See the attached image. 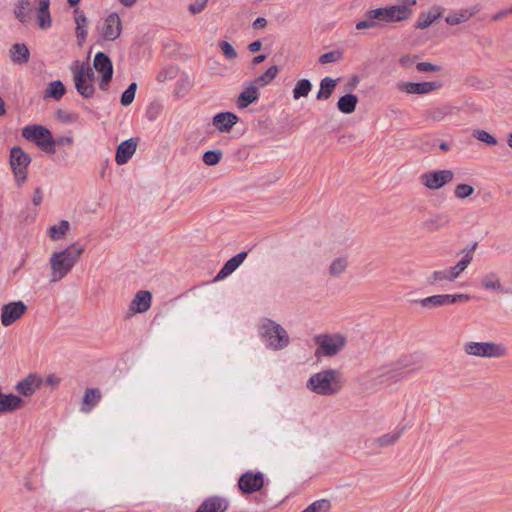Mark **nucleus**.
Masks as SVG:
<instances>
[{"instance_id": "c03bdc74", "label": "nucleus", "mask_w": 512, "mask_h": 512, "mask_svg": "<svg viewBox=\"0 0 512 512\" xmlns=\"http://www.w3.org/2000/svg\"><path fill=\"white\" fill-rule=\"evenodd\" d=\"M358 98H339L337 107L343 113H351L355 110Z\"/></svg>"}, {"instance_id": "0e129e2a", "label": "nucleus", "mask_w": 512, "mask_h": 512, "mask_svg": "<svg viewBox=\"0 0 512 512\" xmlns=\"http://www.w3.org/2000/svg\"><path fill=\"white\" fill-rule=\"evenodd\" d=\"M511 10H512V7L508 8V9H505V10H500V11H498L496 14H494L492 16V19L494 21H498V20L506 17L507 15L512 14Z\"/></svg>"}, {"instance_id": "a211bd4d", "label": "nucleus", "mask_w": 512, "mask_h": 512, "mask_svg": "<svg viewBox=\"0 0 512 512\" xmlns=\"http://www.w3.org/2000/svg\"><path fill=\"white\" fill-rule=\"evenodd\" d=\"M152 294L147 290L138 291L129 305V313H145L151 307Z\"/></svg>"}, {"instance_id": "a18cd8bd", "label": "nucleus", "mask_w": 512, "mask_h": 512, "mask_svg": "<svg viewBox=\"0 0 512 512\" xmlns=\"http://www.w3.org/2000/svg\"><path fill=\"white\" fill-rule=\"evenodd\" d=\"M222 159V152L220 150H209L203 154L202 160L208 166H214Z\"/></svg>"}, {"instance_id": "4c0bfd02", "label": "nucleus", "mask_w": 512, "mask_h": 512, "mask_svg": "<svg viewBox=\"0 0 512 512\" xmlns=\"http://www.w3.org/2000/svg\"><path fill=\"white\" fill-rule=\"evenodd\" d=\"M259 98H237L236 106L240 110H247L255 113L259 112L262 107L257 105Z\"/></svg>"}, {"instance_id": "c85d7f7f", "label": "nucleus", "mask_w": 512, "mask_h": 512, "mask_svg": "<svg viewBox=\"0 0 512 512\" xmlns=\"http://www.w3.org/2000/svg\"><path fill=\"white\" fill-rule=\"evenodd\" d=\"M481 286L485 290L495 291L497 293H504L505 290L502 286L499 275L494 272H488L481 278Z\"/></svg>"}, {"instance_id": "4be33fe9", "label": "nucleus", "mask_w": 512, "mask_h": 512, "mask_svg": "<svg viewBox=\"0 0 512 512\" xmlns=\"http://www.w3.org/2000/svg\"><path fill=\"white\" fill-rule=\"evenodd\" d=\"M247 252L243 251L230 258L217 273L215 280H222L232 274L246 259Z\"/></svg>"}, {"instance_id": "bb28decb", "label": "nucleus", "mask_w": 512, "mask_h": 512, "mask_svg": "<svg viewBox=\"0 0 512 512\" xmlns=\"http://www.w3.org/2000/svg\"><path fill=\"white\" fill-rule=\"evenodd\" d=\"M101 400V391L98 388L86 389L80 410L84 413H89Z\"/></svg>"}, {"instance_id": "412c9836", "label": "nucleus", "mask_w": 512, "mask_h": 512, "mask_svg": "<svg viewBox=\"0 0 512 512\" xmlns=\"http://www.w3.org/2000/svg\"><path fill=\"white\" fill-rule=\"evenodd\" d=\"M41 383L42 379L38 375L30 374L16 385V390L19 394L28 397L39 388Z\"/></svg>"}, {"instance_id": "2eb2a0df", "label": "nucleus", "mask_w": 512, "mask_h": 512, "mask_svg": "<svg viewBox=\"0 0 512 512\" xmlns=\"http://www.w3.org/2000/svg\"><path fill=\"white\" fill-rule=\"evenodd\" d=\"M278 72L277 66H271L261 76L250 82L239 96H256L259 87L269 84L277 76Z\"/></svg>"}, {"instance_id": "79ce46f5", "label": "nucleus", "mask_w": 512, "mask_h": 512, "mask_svg": "<svg viewBox=\"0 0 512 512\" xmlns=\"http://www.w3.org/2000/svg\"><path fill=\"white\" fill-rule=\"evenodd\" d=\"M65 94V86L59 80L49 83L44 96H63Z\"/></svg>"}, {"instance_id": "b1692460", "label": "nucleus", "mask_w": 512, "mask_h": 512, "mask_svg": "<svg viewBox=\"0 0 512 512\" xmlns=\"http://www.w3.org/2000/svg\"><path fill=\"white\" fill-rule=\"evenodd\" d=\"M451 223V217L445 212L432 214L425 222L424 227L429 231H438L446 228Z\"/></svg>"}, {"instance_id": "2f4dec72", "label": "nucleus", "mask_w": 512, "mask_h": 512, "mask_svg": "<svg viewBox=\"0 0 512 512\" xmlns=\"http://www.w3.org/2000/svg\"><path fill=\"white\" fill-rule=\"evenodd\" d=\"M441 14L442 12L440 7H432L428 12L422 13L419 16L415 27L417 29L428 28L434 21L441 17Z\"/></svg>"}, {"instance_id": "09e8293b", "label": "nucleus", "mask_w": 512, "mask_h": 512, "mask_svg": "<svg viewBox=\"0 0 512 512\" xmlns=\"http://www.w3.org/2000/svg\"><path fill=\"white\" fill-rule=\"evenodd\" d=\"M343 53L340 50H333L327 53L322 54L319 57V62L321 64H328L332 62H336L340 59H342Z\"/></svg>"}, {"instance_id": "72a5a7b5", "label": "nucleus", "mask_w": 512, "mask_h": 512, "mask_svg": "<svg viewBox=\"0 0 512 512\" xmlns=\"http://www.w3.org/2000/svg\"><path fill=\"white\" fill-rule=\"evenodd\" d=\"M30 0H17L13 13L15 17L23 24L29 21Z\"/></svg>"}, {"instance_id": "e2e57ef3", "label": "nucleus", "mask_w": 512, "mask_h": 512, "mask_svg": "<svg viewBox=\"0 0 512 512\" xmlns=\"http://www.w3.org/2000/svg\"><path fill=\"white\" fill-rule=\"evenodd\" d=\"M402 366L404 368H407V369L411 370V371L418 370V369L421 368V361L419 359H417V360L412 361L411 363H408V362L407 363H403L402 362Z\"/></svg>"}, {"instance_id": "a878e982", "label": "nucleus", "mask_w": 512, "mask_h": 512, "mask_svg": "<svg viewBox=\"0 0 512 512\" xmlns=\"http://www.w3.org/2000/svg\"><path fill=\"white\" fill-rule=\"evenodd\" d=\"M37 1V22L41 29H47L51 26L52 20L50 15V0Z\"/></svg>"}, {"instance_id": "f257e3e1", "label": "nucleus", "mask_w": 512, "mask_h": 512, "mask_svg": "<svg viewBox=\"0 0 512 512\" xmlns=\"http://www.w3.org/2000/svg\"><path fill=\"white\" fill-rule=\"evenodd\" d=\"M83 252V247L74 243L63 250L52 253L49 259L50 282H59L65 278L78 263Z\"/></svg>"}, {"instance_id": "13d9d810", "label": "nucleus", "mask_w": 512, "mask_h": 512, "mask_svg": "<svg viewBox=\"0 0 512 512\" xmlns=\"http://www.w3.org/2000/svg\"><path fill=\"white\" fill-rule=\"evenodd\" d=\"M175 75H176V70L174 68H167V69H163L159 72L157 79H158V81L163 82L167 79L174 78Z\"/></svg>"}, {"instance_id": "a19ab883", "label": "nucleus", "mask_w": 512, "mask_h": 512, "mask_svg": "<svg viewBox=\"0 0 512 512\" xmlns=\"http://www.w3.org/2000/svg\"><path fill=\"white\" fill-rule=\"evenodd\" d=\"M336 86V80L330 77H325L321 80L320 90L317 93V96H330Z\"/></svg>"}, {"instance_id": "c9c22d12", "label": "nucleus", "mask_w": 512, "mask_h": 512, "mask_svg": "<svg viewBox=\"0 0 512 512\" xmlns=\"http://www.w3.org/2000/svg\"><path fill=\"white\" fill-rule=\"evenodd\" d=\"M29 50L25 44H14L11 48V58L15 63H26L29 60Z\"/></svg>"}, {"instance_id": "f704fd0d", "label": "nucleus", "mask_w": 512, "mask_h": 512, "mask_svg": "<svg viewBox=\"0 0 512 512\" xmlns=\"http://www.w3.org/2000/svg\"><path fill=\"white\" fill-rule=\"evenodd\" d=\"M69 228V222L67 220H61L57 225L49 227L47 234L51 240H61L69 231Z\"/></svg>"}, {"instance_id": "aec40b11", "label": "nucleus", "mask_w": 512, "mask_h": 512, "mask_svg": "<svg viewBox=\"0 0 512 512\" xmlns=\"http://www.w3.org/2000/svg\"><path fill=\"white\" fill-rule=\"evenodd\" d=\"M229 507V502L221 496L207 497L197 508L195 512H225Z\"/></svg>"}, {"instance_id": "bf43d9fd", "label": "nucleus", "mask_w": 512, "mask_h": 512, "mask_svg": "<svg viewBox=\"0 0 512 512\" xmlns=\"http://www.w3.org/2000/svg\"><path fill=\"white\" fill-rule=\"evenodd\" d=\"M400 64L405 68H410L415 63V56L404 55L399 59Z\"/></svg>"}, {"instance_id": "ea45409f", "label": "nucleus", "mask_w": 512, "mask_h": 512, "mask_svg": "<svg viewBox=\"0 0 512 512\" xmlns=\"http://www.w3.org/2000/svg\"><path fill=\"white\" fill-rule=\"evenodd\" d=\"M474 193V187L466 184L459 183L454 188V196L459 200H464Z\"/></svg>"}, {"instance_id": "7ed1b4c3", "label": "nucleus", "mask_w": 512, "mask_h": 512, "mask_svg": "<svg viewBox=\"0 0 512 512\" xmlns=\"http://www.w3.org/2000/svg\"><path fill=\"white\" fill-rule=\"evenodd\" d=\"M259 333L267 347L273 350L284 349L290 343L287 331L280 324L270 319H264L260 323Z\"/></svg>"}, {"instance_id": "5701e85b", "label": "nucleus", "mask_w": 512, "mask_h": 512, "mask_svg": "<svg viewBox=\"0 0 512 512\" xmlns=\"http://www.w3.org/2000/svg\"><path fill=\"white\" fill-rule=\"evenodd\" d=\"M238 122V117L231 112H221L213 117V125L220 132H229Z\"/></svg>"}, {"instance_id": "6e6d98bb", "label": "nucleus", "mask_w": 512, "mask_h": 512, "mask_svg": "<svg viewBox=\"0 0 512 512\" xmlns=\"http://www.w3.org/2000/svg\"><path fill=\"white\" fill-rule=\"evenodd\" d=\"M161 111V105L157 101H153L150 106L147 108V117L149 120H154L157 118Z\"/></svg>"}, {"instance_id": "774afa93", "label": "nucleus", "mask_w": 512, "mask_h": 512, "mask_svg": "<svg viewBox=\"0 0 512 512\" xmlns=\"http://www.w3.org/2000/svg\"><path fill=\"white\" fill-rule=\"evenodd\" d=\"M262 48V42L260 40H256L248 45V49L252 53H256L260 51Z\"/></svg>"}, {"instance_id": "cd10ccee", "label": "nucleus", "mask_w": 512, "mask_h": 512, "mask_svg": "<svg viewBox=\"0 0 512 512\" xmlns=\"http://www.w3.org/2000/svg\"><path fill=\"white\" fill-rule=\"evenodd\" d=\"M454 299L449 297V294L432 295L420 299L419 304L424 308H436L442 306L452 305Z\"/></svg>"}, {"instance_id": "20e7f679", "label": "nucleus", "mask_w": 512, "mask_h": 512, "mask_svg": "<svg viewBox=\"0 0 512 512\" xmlns=\"http://www.w3.org/2000/svg\"><path fill=\"white\" fill-rule=\"evenodd\" d=\"M416 0H401L400 4L371 10V17L377 18L379 22H401L408 20L412 14V8Z\"/></svg>"}, {"instance_id": "f03ea898", "label": "nucleus", "mask_w": 512, "mask_h": 512, "mask_svg": "<svg viewBox=\"0 0 512 512\" xmlns=\"http://www.w3.org/2000/svg\"><path fill=\"white\" fill-rule=\"evenodd\" d=\"M343 386L342 373L337 369H326L312 375L307 387L318 395L331 396L338 393Z\"/></svg>"}, {"instance_id": "473e14b6", "label": "nucleus", "mask_w": 512, "mask_h": 512, "mask_svg": "<svg viewBox=\"0 0 512 512\" xmlns=\"http://www.w3.org/2000/svg\"><path fill=\"white\" fill-rule=\"evenodd\" d=\"M402 431L386 433L372 441V446L377 449L387 448L394 445L401 437Z\"/></svg>"}, {"instance_id": "4d7b16f0", "label": "nucleus", "mask_w": 512, "mask_h": 512, "mask_svg": "<svg viewBox=\"0 0 512 512\" xmlns=\"http://www.w3.org/2000/svg\"><path fill=\"white\" fill-rule=\"evenodd\" d=\"M417 70L420 72H437L440 67L429 62H420L417 64Z\"/></svg>"}, {"instance_id": "58836bf2", "label": "nucleus", "mask_w": 512, "mask_h": 512, "mask_svg": "<svg viewBox=\"0 0 512 512\" xmlns=\"http://www.w3.org/2000/svg\"><path fill=\"white\" fill-rule=\"evenodd\" d=\"M427 281L431 285H435L443 281L452 282L447 268L433 271L427 278Z\"/></svg>"}, {"instance_id": "393cba45", "label": "nucleus", "mask_w": 512, "mask_h": 512, "mask_svg": "<svg viewBox=\"0 0 512 512\" xmlns=\"http://www.w3.org/2000/svg\"><path fill=\"white\" fill-rule=\"evenodd\" d=\"M23 405V400L14 394H3L0 391V413H10L18 410Z\"/></svg>"}, {"instance_id": "de8ad7c7", "label": "nucleus", "mask_w": 512, "mask_h": 512, "mask_svg": "<svg viewBox=\"0 0 512 512\" xmlns=\"http://www.w3.org/2000/svg\"><path fill=\"white\" fill-rule=\"evenodd\" d=\"M311 87L312 85L308 79H302L296 84L293 96H307L311 91Z\"/></svg>"}, {"instance_id": "603ef678", "label": "nucleus", "mask_w": 512, "mask_h": 512, "mask_svg": "<svg viewBox=\"0 0 512 512\" xmlns=\"http://www.w3.org/2000/svg\"><path fill=\"white\" fill-rule=\"evenodd\" d=\"M219 47L221 48V51L223 55L227 59H235L237 57V52L234 49V47L227 41H220Z\"/></svg>"}, {"instance_id": "052dcab7", "label": "nucleus", "mask_w": 512, "mask_h": 512, "mask_svg": "<svg viewBox=\"0 0 512 512\" xmlns=\"http://www.w3.org/2000/svg\"><path fill=\"white\" fill-rule=\"evenodd\" d=\"M449 297L454 299L452 301V304H455L456 302H467L471 299V296L469 294H455V295L449 294Z\"/></svg>"}, {"instance_id": "1a4fd4ad", "label": "nucleus", "mask_w": 512, "mask_h": 512, "mask_svg": "<svg viewBox=\"0 0 512 512\" xmlns=\"http://www.w3.org/2000/svg\"><path fill=\"white\" fill-rule=\"evenodd\" d=\"M454 179V172L450 169L428 170L419 176V182L429 190H440Z\"/></svg>"}, {"instance_id": "c756f323", "label": "nucleus", "mask_w": 512, "mask_h": 512, "mask_svg": "<svg viewBox=\"0 0 512 512\" xmlns=\"http://www.w3.org/2000/svg\"><path fill=\"white\" fill-rule=\"evenodd\" d=\"M75 15V23H76V37L78 40V44L81 46L87 36V18L83 11L79 9L74 10Z\"/></svg>"}, {"instance_id": "69168bd1", "label": "nucleus", "mask_w": 512, "mask_h": 512, "mask_svg": "<svg viewBox=\"0 0 512 512\" xmlns=\"http://www.w3.org/2000/svg\"><path fill=\"white\" fill-rule=\"evenodd\" d=\"M267 26V20L264 17H258L254 20L252 27L254 29H263Z\"/></svg>"}, {"instance_id": "864d4df0", "label": "nucleus", "mask_w": 512, "mask_h": 512, "mask_svg": "<svg viewBox=\"0 0 512 512\" xmlns=\"http://www.w3.org/2000/svg\"><path fill=\"white\" fill-rule=\"evenodd\" d=\"M209 0H195L188 6V11L192 15L201 13L205 8Z\"/></svg>"}, {"instance_id": "39448f33", "label": "nucleus", "mask_w": 512, "mask_h": 512, "mask_svg": "<svg viewBox=\"0 0 512 512\" xmlns=\"http://www.w3.org/2000/svg\"><path fill=\"white\" fill-rule=\"evenodd\" d=\"M76 91L81 96H91L94 93V71L89 63L75 61L70 67Z\"/></svg>"}, {"instance_id": "f8f14e48", "label": "nucleus", "mask_w": 512, "mask_h": 512, "mask_svg": "<svg viewBox=\"0 0 512 512\" xmlns=\"http://www.w3.org/2000/svg\"><path fill=\"white\" fill-rule=\"evenodd\" d=\"M264 486L262 472L247 471L238 480V487L243 494H252L261 490Z\"/></svg>"}, {"instance_id": "6e6552de", "label": "nucleus", "mask_w": 512, "mask_h": 512, "mask_svg": "<svg viewBox=\"0 0 512 512\" xmlns=\"http://www.w3.org/2000/svg\"><path fill=\"white\" fill-rule=\"evenodd\" d=\"M314 340L318 346L315 351V355L317 357L320 355L327 357L335 356L346 346L347 343L346 337L340 333L320 334L317 335Z\"/></svg>"}, {"instance_id": "6ab92c4d", "label": "nucleus", "mask_w": 512, "mask_h": 512, "mask_svg": "<svg viewBox=\"0 0 512 512\" xmlns=\"http://www.w3.org/2000/svg\"><path fill=\"white\" fill-rule=\"evenodd\" d=\"M476 246L477 243H474L470 249H464L462 251V253H464L463 257L454 266L447 268L452 282L455 281L471 264Z\"/></svg>"}, {"instance_id": "8fccbe9b", "label": "nucleus", "mask_w": 512, "mask_h": 512, "mask_svg": "<svg viewBox=\"0 0 512 512\" xmlns=\"http://www.w3.org/2000/svg\"><path fill=\"white\" fill-rule=\"evenodd\" d=\"M56 117L60 122L66 123V124L73 123L77 120V114H75L73 112H69L64 109H58L56 111Z\"/></svg>"}, {"instance_id": "ddd939ff", "label": "nucleus", "mask_w": 512, "mask_h": 512, "mask_svg": "<svg viewBox=\"0 0 512 512\" xmlns=\"http://www.w3.org/2000/svg\"><path fill=\"white\" fill-rule=\"evenodd\" d=\"M93 66L95 70L101 75L99 82L100 89L105 91L106 86L111 81L113 74L112 62L105 53L99 52L95 55Z\"/></svg>"}, {"instance_id": "423d86ee", "label": "nucleus", "mask_w": 512, "mask_h": 512, "mask_svg": "<svg viewBox=\"0 0 512 512\" xmlns=\"http://www.w3.org/2000/svg\"><path fill=\"white\" fill-rule=\"evenodd\" d=\"M464 352L469 356L482 358H503L508 355L507 347L497 342H466Z\"/></svg>"}, {"instance_id": "0eeeda50", "label": "nucleus", "mask_w": 512, "mask_h": 512, "mask_svg": "<svg viewBox=\"0 0 512 512\" xmlns=\"http://www.w3.org/2000/svg\"><path fill=\"white\" fill-rule=\"evenodd\" d=\"M22 136L34 142L44 152L55 153V140L47 128L41 125H29L23 128Z\"/></svg>"}, {"instance_id": "5fc2aeb1", "label": "nucleus", "mask_w": 512, "mask_h": 512, "mask_svg": "<svg viewBox=\"0 0 512 512\" xmlns=\"http://www.w3.org/2000/svg\"><path fill=\"white\" fill-rule=\"evenodd\" d=\"M359 83V78L357 76H353L350 78L345 84V89L343 91V96H354L353 91Z\"/></svg>"}, {"instance_id": "3c124183", "label": "nucleus", "mask_w": 512, "mask_h": 512, "mask_svg": "<svg viewBox=\"0 0 512 512\" xmlns=\"http://www.w3.org/2000/svg\"><path fill=\"white\" fill-rule=\"evenodd\" d=\"M371 14H372L371 10L366 12V19L361 20L356 24L357 30L369 29V28H373L377 25V22H379V21L377 20V18L371 17Z\"/></svg>"}, {"instance_id": "9b49d317", "label": "nucleus", "mask_w": 512, "mask_h": 512, "mask_svg": "<svg viewBox=\"0 0 512 512\" xmlns=\"http://www.w3.org/2000/svg\"><path fill=\"white\" fill-rule=\"evenodd\" d=\"M100 37L105 41H115L122 33V21L120 16L112 12L97 27Z\"/></svg>"}, {"instance_id": "338daca9", "label": "nucleus", "mask_w": 512, "mask_h": 512, "mask_svg": "<svg viewBox=\"0 0 512 512\" xmlns=\"http://www.w3.org/2000/svg\"><path fill=\"white\" fill-rule=\"evenodd\" d=\"M45 382H46V384H48L52 387H56L59 385L60 379L55 375H48L45 379Z\"/></svg>"}, {"instance_id": "dca6fc26", "label": "nucleus", "mask_w": 512, "mask_h": 512, "mask_svg": "<svg viewBox=\"0 0 512 512\" xmlns=\"http://www.w3.org/2000/svg\"><path fill=\"white\" fill-rule=\"evenodd\" d=\"M398 89L402 93L407 94H427L433 91H436L438 88L442 86L440 81H431V82H400L397 84Z\"/></svg>"}, {"instance_id": "49530a36", "label": "nucleus", "mask_w": 512, "mask_h": 512, "mask_svg": "<svg viewBox=\"0 0 512 512\" xmlns=\"http://www.w3.org/2000/svg\"><path fill=\"white\" fill-rule=\"evenodd\" d=\"M473 137L476 138L477 140L481 141V142H484L488 145H491V146H494L497 144V140L495 137H493L492 135H490L487 131L485 130H474L473 131Z\"/></svg>"}, {"instance_id": "37998d69", "label": "nucleus", "mask_w": 512, "mask_h": 512, "mask_svg": "<svg viewBox=\"0 0 512 512\" xmlns=\"http://www.w3.org/2000/svg\"><path fill=\"white\" fill-rule=\"evenodd\" d=\"M331 502L328 499H320L311 503L307 508V512H329Z\"/></svg>"}, {"instance_id": "680f3d73", "label": "nucleus", "mask_w": 512, "mask_h": 512, "mask_svg": "<svg viewBox=\"0 0 512 512\" xmlns=\"http://www.w3.org/2000/svg\"><path fill=\"white\" fill-rule=\"evenodd\" d=\"M43 200V194L40 188H36L33 193L32 202L35 206H38L41 204Z\"/></svg>"}, {"instance_id": "e433bc0d", "label": "nucleus", "mask_w": 512, "mask_h": 512, "mask_svg": "<svg viewBox=\"0 0 512 512\" xmlns=\"http://www.w3.org/2000/svg\"><path fill=\"white\" fill-rule=\"evenodd\" d=\"M348 267V258L346 256H341L332 261L329 266V274L332 277H339L342 275Z\"/></svg>"}, {"instance_id": "7c9ffc66", "label": "nucleus", "mask_w": 512, "mask_h": 512, "mask_svg": "<svg viewBox=\"0 0 512 512\" xmlns=\"http://www.w3.org/2000/svg\"><path fill=\"white\" fill-rule=\"evenodd\" d=\"M478 12L476 7L474 8H466L457 12L450 13L445 21L449 25H458L468 21L474 14Z\"/></svg>"}, {"instance_id": "f3484780", "label": "nucleus", "mask_w": 512, "mask_h": 512, "mask_svg": "<svg viewBox=\"0 0 512 512\" xmlns=\"http://www.w3.org/2000/svg\"><path fill=\"white\" fill-rule=\"evenodd\" d=\"M138 145L137 138H129L121 142L116 150L115 161L118 165L126 164L135 154Z\"/></svg>"}, {"instance_id": "4468645a", "label": "nucleus", "mask_w": 512, "mask_h": 512, "mask_svg": "<svg viewBox=\"0 0 512 512\" xmlns=\"http://www.w3.org/2000/svg\"><path fill=\"white\" fill-rule=\"evenodd\" d=\"M27 311V306L22 301L10 302L2 307L1 323L8 327L20 319Z\"/></svg>"}, {"instance_id": "9d476101", "label": "nucleus", "mask_w": 512, "mask_h": 512, "mask_svg": "<svg viewBox=\"0 0 512 512\" xmlns=\"http://www.w3.org/2000/svg\"><path fill=\"white\" fill-rule=\"evenodd\" d=\"M31 162L30 156L15 146L10 151V166L18 185L23 184L27 179V167Z\"/></svg>"}]
</instances>
